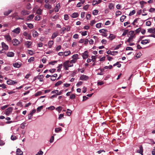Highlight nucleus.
<instances>
[{
    "mask_svg": "<svg viewBox=\"0 0 155 155\" xmlns=\"http://www.w3.org/2000/svg\"><path fill=\"white\" fill-rule=\"evenodd\" d=\"M127 36L128 37H130L131 38H135V34L134 33V31H130L128 35Z\"/></svg>",
    "mask_w": 155,
    "mask_h": 155,
    "instance_id": "obj_1",
    "label": "nucleus"
},
{
    "mask_svg": "<svg viewBox=\"0 0 155 155\" xmlns=\"http://www.w3.org/2000/svg\"><path fill=\"white\" fill-rule=\"evenodd\" d=\"M12 43L14 46H17L20 44L19 41L16 38H14L12 40Z\"/></svg>",
    "mask_w": 155,
    "mask_h": 155,
    "instance_id": "obj_2",
    "label": "nucleus"
},
{
    "mask_svg": "<svg viewBox=\"0 0 155 155\" xmlns=\"http://www.w3.org/2000/svg\"><path fill=\"white\" fill-rule=\"evenodd\" d=\"M13 108L12 107H10L5 110V114L7 115H9L12 111Z\"/></svg>",
    "mask_w": 155,
    "mask_h": 155,
    "instance_id": "obj_3",
    "label": "nucleus"
},
{
    "mask_svg": "<svg viewBox=\"0 0 155 155\" xmlns=\"http://www.w3.org/2000/svg\"><path fill=\"white\" fill-rule=\"evenodd\" d=\"M64 66L65 67V69L66 70H68V67L73 66V64L71 65H68V62H65L63 64Z\"/></svg>",
    "mask_w": 155,
    "mask_h": 155,
    "instance_id": "obj_4",
    "label": "nucleus"
},
{
    "mask_svg": "<svg viewBox=\"0 0 155 155\" xmlns=\"http://www.w3.org/2000/svg\"><path fill=\"white\" fill-rule=\"evenodd\" d=\"M36 111L35 109H34L31 113H30L28 115V119L30 120L31 118V117H32L33 114L35 113Z\"/></svg>",
    "mask_w": 155,
    "mask_h": 155,
    "instance_id": "obj_5",
    "label": "nucleus"
},
{
    "mask_svg": "<svg viewBox=\"0 0 155 155\" xmlns=\"http://www.w3.org/2000/svg\"><path fill=\"white\" fill-rule=\"evenodd\" d=\"M1 44L2 48L3 49L5 50H7L8 49V47L5 43L4 42H2Z\"/></svg>",
    "mask_w": 155,
    "mask_h": 155,
    "instance_id": "obj_6",
    "label": "nucleus"
},
{
    "mask_svg": "<svg viewBox=\"0 0 155 155\" xmlns=\"http://www.w3.org/2000/svg\"><path fill=\"white\" fill-rule=\"evenodd\" d=\"M88 79V77L86 75H81L80 78V80H87Z\"/></svg>",
    "mask_w": 155,
    "mask_h": 155,
    "instance_id": "obj_7",
    "label": "nucleus"
},
{
    "mask_svg": "<svg viewBox=\"0 0 155 155\" xmlns=\"http://www.w3.org/2000/svg\"><path fill=\"white\" fill-rule=\"evenodd\" d=\"M143 149L142 145L140 147V149L137 150V152L140 153L141 155H143Z\"/></svg>",
    "mask_w": 155,
    "mask_h": 155,
    "instance_id": "obj_8",
    "label": "nucleus"
},
{
    "mask_svg": "<svg viewBox=\"0 0 155 155\" xmlns=\"http://www.w3.org/2000/svg\"><path fill=\"white\" fill-rule=\"evenodd\" d=\"M5 38L8 42H11L12 41V38L10 35L8 34L4 36Z\"/></svg>",
    "mask_w": 155,
    "mask_h": 155,
    "instance_id": "obj_9",
    "label": "nucleus"
},
{
    "mask_svg": "<svg viewBox=\"0 0 155 155\" xmlns=\"http://www.w3.org/2000/svg\"><path fill=\"white\" fill-rule=\"evenodd\" d=\"M20 31V29L18 27L14 29L12 31V32H14L17 34H18Z\"/></svg>",
    "mask_w": 155,
    "mask_h": 155,
    "instance_id": "obj_10",
    "label": "nucleus"
},
{
    "mask_svg": "<svg viewBox=\"0 0 155 155\" xmlns=\"http://www.w3.org/2000/svg\"><path fill=\"white\" fill-rule=\"evenodd\" d=\"M7 83L8 84L12 85L16 84L17 82L12 80H9L7 81Z\"/></svg>",
    "mask_w": 155,
    "mask_h": 155,
    "instance_id": "obj_11",
    "label": "nucleus"
},
{
    "mask_svg": "<svg viewBox=\"0 0 155 155\" xmlns=\"http://www.w3.org/2000/svg\"><path fill=\"white\" fill-rule=\"evenodd\" d=\"M83 58L84 59H85L88 57V51H85L83 54Z\"/></svg>",
    "mask_w": 155,
    "mask_h": 155,
    "instance_id": "obj_12",
    "label": "nucleus"
},
{
    "mask_svg": "<svg viewBox=\"0 0 155 155\" xmlns=\"http://www.w3.org/2000/svg\"><path fill=\"white\" fill-rule=\"evenodd\" d=\"M23 152L20 149L18 148L16 150V155H22Z\"/></svg>",
    "mask_w": 155,
    "mask_h": 155,
    "instance_id": "obj_13",
    "label": "nucleus"
},
{
    "mask_svg": "<svg viewBox=\"0 0 155 155\" xmlns=\"http://www.w3.org/2000/svg\"><path fill=\"white\" fill-rule=\"evenodd\" d=\"M7 55L9 57H13L14 56V53L13 52H8L7 53Z\"/></svg>",
    "mask_w": 155,
    "mask_h": 155,
    "instance_id": "obj_14",
    "label": "nucleus"
},
{
    "mask_svg": "<svg viewBox=\"0 0 155 155\" xmlns=\"http://www.w3.org/2000/svg\"><path fill=\"white\" fill-rule=\"evenodd\" d=\"M60 8V5L59 4L56 5L55 8H54V10L55 12H58L59 9Z\"/></svg>",
    "mask_w": 155,
    "mask_h": 155,
    "instance_id": "obj_15",
    "label": "nucleus"
},
{
    "mask_svg": "<svg viewBox=\"0 0 155 155\" xmlns=\"http://www.w3.org/2000/svg\"><path fill=\"white\" fill-rule=\"evenodd\" d=\"M12 10H9L7 11H5L4 12V14L5 15L7 16L12 12Z\"/></svg>",
    "mask_w": 155,
    "mask_h": 155,
    "instance_id": "obj_16",
    "label": "nucleus"
},
{
    "mask_svg": "<svg viewBox=\"0 0 155 155\" xmlns=\"http://www.w3.org/2000/svg\"><path fill=\"white\" fill-rule=\"evenodd\" d=\"M21 13L23 15H27L29 14V11L25 10H24L21 11Z\"/></svg>",
    "mask_w": 155,
    "mask_h": 155,
    "instance_id": "obj_17",
    "label": "nucleus"
},
{
    "mask_svg": "<svg viewBox=\"0 0 155 155\" xmlns=\"http://www.w3.org/2000/svg\"><path fill=\"white\" fill-rule=\"evenodd\" d=\"M148 32L150 33H153L155 32V28H152L148 29Z\"/></svg>",
    "mask_w": 155,
    "mask_h": 155,
    "instance_id": "obj_18",
    "label": "nucleus"
},
{
    "mask_svg": "<svg viewBox=\"0 0 155 155\" xmlns=\"http://www.w3.org/2000/svg\"><path fill=\"white\" fill-rule=\"evenodd\" d=\"M32 36L34 37H37L38 36V33L36 31L33 30L32 32Z\"/></svg>",
    "mask_w": 155,
    "mask_h": 155,
    "instance_id": "obj_19",
    "label": "nucleus"
},
{
    "mask_svg": "<svg viewBox=\"0 0 155 155\" xmlns=\"http://www.w3.org/2000/svg\"><path fill=\"white\" fill-rule=\"evenodd\" d=\"M79 14L78 13L74 12L71 15V17L72 18H76L78 17Z\"/></svg>",
    "mask_w": 155,
    "mask_h": 155,
    "instance_id": "obj_20",
    "label": "nucleus"
},
{
    "mask_svg": "<svg viewBox=\"0 0 155 155\" xmlns=\"http://www.w3.org/2000/svg\"><path fill=\"white\" fill-rule=\"evenodd\" d=\"M148 40H147V39H145L144 40H142L141 41V43L143 45H145L146 44H147L149 43V42L148 41Z\"/></svg>",
    "mask_w": 155,
    "mask_h": 155,
    "instance_id": "obj_21",
    "label": "nucleus"
},
{
    "mask_svg": "<svg viewBox=\"0 0 155 155\" xmlns=\"http://www.w3.org/2000/svg\"><path fill=\"white\" fill-rule=\"evenodd\" d=\"M62 130V128L61 127H57L55 129V131L56 133H58L61 131Z\"/></svg>",
    "mask_w": 155,
    "mask_h": 155,
    "instance_id": "obj_22",
    "label": "nucleus"
},
{
    "mask_svg": "<svg viewBox=\"0 0 155 155\" xmlns=\"http://www.w3.org/2000/svg\"><path fill=\"white\" fill-rule=\"evenodd\" d=\"M43 78L44 76L43 75H38V78L39 80L40 81H43Z\"/></svg>",
    "mask_w": 155,
    "mask_h": 155,
    "instance_id": "obj_23",
    "label": "nucleus"
},
{
    "mask_svg": "<svg viewBox=\"0 0 155 155\" xmlns=\"http://www.w3.org/2000/svg\"><path fill=\"white\" fill-rule=\"evenodd\" d=\"M13 66L15 67L19 68L21 67V65L18 63H15L13 64Z\"/></svg>",
    "mask_w": 155,
    "mask_h": 155,
    "instance_id": "obj_24",
    "label": "nucleus"
},
{
    "mask_svg": "<svg viewBox=\"0 0 155 155\" xmlns=\"http://www.w3.org/2000/svg\"><path fill=\"white\" fill-rule=\"evenodd\" d=\"M34 16V15L33 14H31L28 16L27 17V20H31L33 19Z\"/></svg>",
    "mask_w": 155,
    "mask_h": 155,
    "instance_id": "obj_25",
    "label": "nucleus"
},
{
    "mask_svg": "<svg viewBox=\"0 0 155 155\" xmlns=\"http://www.w3.org/2000/svg\"><path fill=\"white\" fill-rule=\"evenodd\" d=\"M42 10L40 8H39L36 11V13L38 15H41L42 14Z\"/></svg>",
    "mask_w": 155,
    "mask_h": 155,
    "instance_id": "obj_26",
    "label": "nucleus"
},
{
    "mask_svg": "<svg viewBox=\"0 0 155 155\" xmlns=\"http://www.w3.org/2000/svg\"><path fill=\"white\" fill-rule=\"evenodd\" d=\"M57 74H54V75L52 76L51 77L52 78H51V80L52 81H54L55 79L56 78L57 76Z\"/></svg>",
    "mask_w": 155,
    "mask_h": 155,
    "instance_id": "obj_27",
    "label": "nucleus"
},
{
    "mask_svg": "<svg viewBox=\"0 0 155 155\" xmlns=\"http://www.w3.org/2000/svg\"><path fill=\"white\" fill-rule=\"evenodd\" d=\"M45 7L48 9H50L51 8V6L49 4H46L45 5Z\"/></svg>",
    "mask_w": 155,
    "mask_h": 155,
    "instance_id": "obj_28",
    "label": "nucleus"
},
{
    "mask_svg": "<svg viewBox=\"0 0 155 155\" xmlns=\"http://www.w3.org/2000/svg\"><path fill=\"white\" fill-rule=\"evenodd\" d=\"M58 35V33H54L52 36L51 38L52 39H53L55 38H56Z\"/></svg>",
    "mask_w": 155,
    "mask_h": 155,
    "instance_id": "obj_29",
    "label": "nucleus"
},
{
    "mask_svg": "<svg viewBox=\"0 0 155 155\" xmlns=\"http://www.w3.org/2000/svg\"><path fill=\"white\" fill-rule=\"evenodd\" d=\"M26 126H27V124L23 123L21 124L20 127L22 129H24Z\"/></svg>",
    "mask_w": 155,
    "mask_h": 155,
    "instance_id": "obj_30",
    "label": "nucleus"
},
{
    "mask_svg": "<svg viewBox=\"0 0 155 155\" xmlns=\"http://www.w3.org/2000/svg\"><path fill=\"white\" fill-rule=\"evenodd\" d=\"M53 44V41H50L48 43V45L49 48H51Z\"/></svg>",
    "mask_w": 155,
    "mask_h": 155,
    "instance_id": "obj_31",
    "label": "nucleus"
},
{
    "mask_svg": "<svg viewBox=\"0 0 155 155\" xmlns=\"http://www.w3.org/2000/svg\"><path fill=\"white\" fill-rule=\"evenodd\" d=\"M31 42L30 41H27L26 42L25 44L27 46L28 48H29L30 46L31 45Z\"/></svg>",
    "mask_w": 155,
    "mask_h": 155,
    "instance_id": "obj_32",
    "label": "nucleus"
},
{
    "mask_svg": "<svg viewBox=\"0 0 155 155\" xmlns=\"http://www.w3.org/2000/svg\"><path fill=\"white\" fill-rule=\"evenodd\" d=\"M72 111H71L69 109H67V111L66 112V114L68 116H70L71 114Z\"/></svg>",
    "mask_w": 155,
    "mask_h": 155,
    "instance_id": "obj_33",
    "label": "nucleus"
},
{
    "mask_svg": "<svg viewBox=\"0 0 155 155\" xmlns=\"http://www.w3.org/2000/svg\"><path fill=\"white\" fill-rule=\"evenodd\" d=\"M126 18V16H125V15H122L121 17H120V21L121 22H123L124 19H125Z\"/></svg>",
    "mask_w": 155,
    "mask_h": 155,
    "instance_id": "obj_34",
    "label": "nucleus"
},
{
    "mask_svg": "<svg viewBox=\"0 0 155 155\" xmlns=\"http://www.w3.org/2000/svg\"><path fill=\"white\" fill-rule=\"evenodd\" d=\"M28 25V27L30 29H32L33 28V25L31 23H28L27 24Z\"/></svg>",
    "mask_w": 155,
    "mask_h": 155,
    "instance_id": "obj_35",
    "label": "nucleus"
},
{
    "mask_svg": "<svg viewBox=\"0 0 155 155\" xmlns=\"http://www.w3.org/2000/svg\"><path fill=\"white\" fill-rule=\"evenodd\" d=\"M98 11L97 10H94L93 11L92 14L94 15H96L98 13Z\"/></svg>",
    "mask_w": 155,
    "mask_h": 155,
    "instance_id": "obj_36",
    "label": "nucleus"
},
{
    "mask_svg": "<svg viewBox=\"0 0 155 155\" xmlns=\"http://www.w3.org/2000/svg\"><path fill=\"white\" fill-rule=\"evenodd\" d=\"M62 83V82L60 81H58V82H56L55 84V86H58L60 84H61Z\"/></svg>",
    "mask_w": 155,
    "mask_h": 155,
    "instance_id": "obj_37",
    "label": "nucleus"
},
{
    "mask_svg": "<svg viewBox=\"0 0 155 155\" xmlns=\"http://www.w3.org/2000/svg\"><path fill=\"white\" fill-rule=\"evenodd\" d=\"M109 38L110 40H112L115 38V36L112 34H110Z\"/></svg>",
    "mask_w": 155,
    "mask_h": 155,
    "instance_id": "obj_38",
    "label": "nucleus"
},
{
    "mask_svg": "<svg viewBox=\"0 0 155 155\" xmlns=\"http://www.w3.org/2000/svg\"><path fill=\"white\" fill-rule=\"evenodd\" d=\"M71 54V52L70 51H65L64 52V55L65 56H66Z\"/></svg>",
    "mask_w": 155,
    "mask_h": 155,
    "instance_id": "obj_39",
    "label": "nucleus"
},
{
    "mask_svg": "<svg viewBox=\"0 0 155 155\" xmlns=\"http://www.w3.org/2000/svg\"><path fill=\"white\" fill-rule=\"evenodd\" d=\"M31 8V5L30 3H28L26 5V8L27 9L29 10Z\"/></svg>",
    "mask_w": 155,
    "mask_h": 155,
    "instance_id": "obj_40",
    "label": "nucleus"
},
{
    "mask_svg": "<svg viewBox=\"0 0 155 155\" xmlns=\"http://www.w3.org/2000/svg\"><path fill=\"white\" fill-rule=\"evenodd\" d=\"M78 57V54H75L73 55L72 57V58L74 59H75L76 60H77V59Z\"/></svg>",
    "mask_w": 155,
    "mask_h": 155,
    "instance_id": "obj_41",
    "label": "nucleus"
},
{
    "mask_svg": "<svg viewBox=\"0 0 155 155\" xmlns=\"http://www.w3.org/2000/svg\"><path fill=\"white\" fill-rule=\"evenodd\" d=\"M62 107L61 106L58 107H57L56 109V110H57L59 113H60L61 110H62Z\"/></svg>",
    "mask_w": 155,
    "mask_h": 155,
    "instance_id": "obj_42",
    "label": "nucleus"
},
{
    "mask_svg": "<svg viewBox=\"0 0 155 155\" xmlns=\"http://www.w3.org/2000/svg\"><path fill=\"white\" fill-rule=\"evenodd\" d=\"M41 18V16H39L37 15L35 16V19L36 21H39L40 20V18Z\"/></svg>",
    "mask_w": 155,
    "mask_h": 155,
    "instance_id": "obj_43",
    "label": "nucleus"
},
{
    "mask_svg": "<svg viewBox=\"0 0 155 155\" xmlns=\"http://www.w3.org/2000/svg\"><path fill=\"white\" fill-rule=\"evenodd\" d=\"M116 65H117V67L118 68H120L121 66V64H120L119 62H117L116 63L114 64L113 65L114 66H115Z\"/></svg>",
    "mask_w": 155,
    "mask_h": 155,
    "instance_id": "obj_44",
    "label": "nucleus"
},
{
    "mask_svg": "<svg viewBox=\"0 0 155 155\" xmlns=\"http://www.w3.org/2000/svg\"><path fill=\"white\" fill-rule=\"evenodd\" d=\"M109 8L110 9H112L114 8V5L112 3H110L109 6Z\"/></svg>",
    "mask_w": 155,
    "mask_h": 155,
    "instance_id": "obj_45",
    "label": "nucleus"
},
{
    "mask_svg": "<svg viewBox=\"0 0 155 155\" xmlns=\"http://www.w3.org/2000/svg\"><path fill=\"white\" fill-rule=\"evenodd\" d=\"M128 30H125L122 34V36H125L126 35H127V34L128 33Z\"/></svg>",
    "mask_w": 155,
    "mask_h": 155,
    "instance_id": "obj_46",
    "label": "nucleus"
},
{
    "mask_svg": "<svg viewBox=\"0 0 155 155\" xmlns=\"http://www.w3.org/2000/svg\"><path fill=\"white\" fill-rule=\"evenodd\" d=\"M43 106H40L38 107L37 108V111L38 112L40 111L41 109L43 108Z\"/></svg>",
    "mask_w": 155,
    "mask_h": 155,
    "instance_id": "obj_47",
    "label": "nucleus"
},
{
    "mask_svg": "<svg viewBox=\"0 0 155 155\" xmlns=\"http://www.w3.org/2000/svg\"><path fill=\"white\" fill-rule=\"evenodd\" d=\"M129 38H128V39L127 41V42H130L131 41H133V39H134L133 38H131L130 37H129Z\"/></svg>",
    "mask_w": 155,
    "mask_h": 155,
    "instance_id": "obj_48",
    "label": "nucleus"
},
{
    "mask_svg": "<svg viewBox=\"0 0 155 155\" xmlns=\"http://www.w3.org/2000/svg\"><path fill=\"white\" fill-rule=\"evenodd\" d=\"M149 11L150 12H155V8H151L149 9Z\"/></svg>",
    "mask_w": 155,
    "mask_h": 155,
    "instance_id": "obj_49",
    "label": "nucleus"
},
{
    "mask_svg": "<svg viewBox=\"0 0 155 155\" xmlns=\"http://www.w3.org/2000/svg\"><path fill=\"white\" fill-rule=\"evenodd\" d=\"M135 11L134 10H133V11H132L129 14V15L130 16H131L133 15L135 13Z\"/></svg>",
    "mask_w": 155,
    "mask_h": 155,
    "instance_id": "obj_50",
    "label": "nucleus"
},
{
    "mask_svg": "<svg viewBox=\"0 0 155 155\" xmlns=\"http://www.w3.org/2000/svg\"><path fill=\"white\" fill-rule=\"evenodd\" d=\"M107 30L105 29H101L99 30V32L101 33H104Z\"/></svg>",
    "mask_w": 155,
    "mask_h": 155,
    "instance_id": "obj_51",
    "label": "nucleus"
},
{
    "mask_svg": "<svg viewBox=\"0 0 155 155\" xmlns=\"http://www.w3.org/2000/svg\"><path fill=\"white\" fill-rule=\"evenodd\" d=\"M34 58L33 57H31L28 60V62H31L34 61Z\"/></svg>",
    "mask_w": 155,
    "mask_h": 155,
    "instance_id": "obj_52",
    "label": "nucleus"
},
{
    "mask_svg": "<svg viewBox=\"0 0 155 155\" xmlns=\"http://www.w3.org/2000/svg\"><path fill=\"white\" fill-rule=\"evenodd\" d=\"M141 53L140 52L137 54L136 57L137 58H139L141 56Z\"/></svg>",
    "mask_w": 155,
    "mask_h": 155,
    "instance_id": "obj_53",
    "label": "nucleus"
},
{
    "mask_svg": "<svg viewBox=\"0 0 155 155\" xmlns=\"http://www.w3.org/2000/svg\"><path fill=\"white\" fill-rule=\"evenodd\" d=\"M11 139L12 140H14L17 139L16 137L15 136L12 135L11 137Z\"/></svg>",
    "mask_w": 155,
    "mask_h": 155,
    "instance_id": "obj_54",
    "label": "nucleus"
},
{
    "mask_svg": "<svg viewBox=\"0 0 155 155\" xmlns=\"http://www.w3.org/2000/svg\"><path fill=\"white\" fill-rule=\"evenodd\" d=\"M69 19V16L68 15L65 14L64 15V19L65 20H67Z\"/></svg>",
    "mask_w": 155,
    "mask_h": 155,
    "instance_id": "obj_55",
    "label": "nucleus"
},
{
    "mask_svg": "<svg viewBox=\"0 0 155 155\" xmlns=\"http://www.w3.org/2000/svg\"><path fill=\"white\" fill-rule=\"evenodd\" d=\"M58 93V90H55L54 91H52L51 92V94H57Z\"/></svg>",
    "mask_w": 155,
    "mask_h": 155,
    "instance_id": "obj_56",
    "label": "nucleus"
},
{
    "mask_svg": "<svg viewBox=\"0 0 155 155\" xmlns=\"http://www.w3.org/2000/svg\"><path fill=\"white\" fill-rule=\"evenodd\" d=\"M121 12L120 11H118L116 12V15L117 16H118L121 14Z\"/></svg>",
    "mask_w": 155,
    "mask_h": 155,
    "instance_id": "obj_57",
    "label": "nucleus"
},
{
    "mask_svg": "<svg viewBox=\"0 0 155 155\" xmlns=\"http://www.w3.org/2000/svg\"><path fill=\"white\" fill-rule=\"evenodd\" d=\"M101 23H97L96 25V27L97 28H100L101 26Z\"/></svg>",
    "mask_w": 155,
    "mask_h": 155,
    "instance_id": "obj_58",
    "label": "nucleus"
},
{
    "mask_svg": "<svg viewBox=\"0 0 155 155\" xmlns=\"http://www.w3.org/2000/svg\"><path fill=\"white\" fill-rule=\"evenodd\" d=\"M146 25L147 26H150V25L151 23L150 21H148L146 22Z\"/></svg>",
    "mask_w": 155,
    "mask_h": 155,
    "instance_id": "obj_59",
    "label": "nucleus"
},
{
    "mask_svg": "<svg viewBox=\"0 0 155 155\" xmlns=\"http://www.w3.org/2000/svg\"><path fill=\"white\" fill-rule=\"evenodd\" d=\"M31 34H28V35H27V36L25 38L27 39H30L31 38Z\"/></svg>",
    "mask_w": 155,
    "mask_h": 155,
    "instance_id": "obj_60",
    "label": "nucleus"
},
{
    "mask_svg": "<svg viewBox=\"0 0 155 155\" xmlns=\"http://www.w3.org/2000/svg\"><path fill=\"white\" fill-rule=\"evenodd\" d=\"M75 95L74 94H72L70 96V98L71 99H74L75 98Z\"/></svg>",
    "mask_w": 155,
    "mask_h": 155,
    "instance_id": "obj_61",
    "label": "nucleus"
},
{
    "mask_svg": "<svg viewBox=\"0 0 155 155\" xmlns=\"http://www.w3.org/2000/svg\"><path fill=\"white\" fill-rule=\"evenodd\" d=\"M48 110H53L55 109V107L53 106H51L48 108Z\"/></svg>",
    "mask_w": 155,
    "mask_h": 155,
    "instance_id": "obj_62",
    "label": "nucleus"
},
{
    "mask_svg": "<svg viewBox=\"0 0 155 155\" xmlns=\"http://www.w3.org/2000/svg\"><path fill=\"white\" fill-rule=\"evenodd\" d=\"M126 50H133V49L132 48L130 47H127L126 49Z\"/></svg>",
    "mask_w": 155,
    "mask_h": 155,
    "instance_id": "obj_63",
    "label": "nucleus"
},
{
    "mask_svg": "<svg viewBox=\"0 0 155 155\" xmlns=\"http://www.w3.org/2000/svg\"><path fill=\"white\" fill-rule=\"evenodd\" d=\"M54 136H51V137L50 140L49 142L50 143H52L54 140Z\"/></svg>",
    "mask_w": 155,
    "mask_h": 155,
    "instance_id": "obj_64",
    "label": "nucleus"
}]
</instances>
